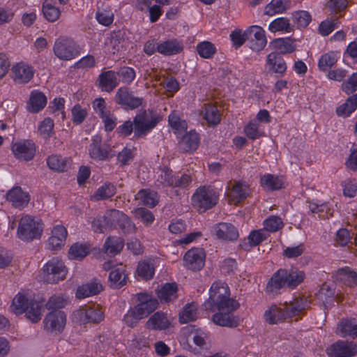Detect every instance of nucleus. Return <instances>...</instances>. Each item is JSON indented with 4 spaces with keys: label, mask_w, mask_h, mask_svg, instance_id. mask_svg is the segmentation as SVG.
<instances>
[{
    "label": "nucleus",
    "mask_w": 357,
    "mask_h": 357,
    "mask_svg": "<svg viewBox=\"0 0 357 357\" xmlns=\"http://www.w3.org/2000/svg\"><path fill=\"white\" fill-rule=\"evenodd\" d=\"M68 303V298L61 294H54L50 297L45 304L49 310L55 311L57 309L64 307Z\"/></svg>",
    "instance_id": "nucleus-47"
},
{
    "label": "nucleus",
    "mask_w": 357,
    "mask_h": 357,
    "mask_svg": "<svg viewBox=\"0 0 357 357\" xmlns=\"http://www.w3.org/2000/svg\"><path fill=\"white\" fill-rule=\"evenodd\" d=\"M335 277L337 280L341 281L349 287L357 285V273L349 267L338 269Z\"/></svg>",
    "instance_id": "nucleus-37"
},
{
    "label": "nucleus",
    "mask_w": 357,
    "mask_h": 357,
    "mask_svg": "<svg viewBox=\"0 0 357 357\" xmlns=\"http://www.w3.org/2000/svg\"><path fill=\"white\" fill-rule=\"evenodd\" d=\"M103 269L108 271L112 269L109 274V284L113 289H119L126 285L128 275L125 267L122 265L112 267L111 261L105 262Z\"/></svg>",
    "instance_id": "nucleus-16"
},
{
    "label": "nucleus",
    "mask_w": 357,
    "mask_h": 357,
    "mask_svg": "<svg viewBox=\"0 0 357 357\" xmlns=\"http://www.w3.org/2000/svg\"><path fill=\"white\" fill-rule=\"evenodd\" d=\"M200 115L209 125L215 126L220 122V114L217 107L211 103H205L202 107Z\"/></svg>",
    "instance_id": "nucleus-33"
},
{
    "label": "nucleus",
    "mask_w": 357,
    "mask_h": 357,
    "mask_svg": "<svg viewBox=\"0 0 357 357\" xmlns=\"http://www.w3.org/2000/svg\"><path fill=\"white\" fill-rule=\"evenodd\" d=\"M209 294V298L205 301L204 306L206 310H218L213 315V322L221 326H236L238 319L232 312L238 307L239 304L230 298L228 286L225 282H215L212 284Z\"/></svg>",
    "instance_id": "nucleus-1"
},
{
    "label": "nucleus",
    "mask_w": 357,
    "mask_h": 357,
    "mask_svg": "<svg viewBox=\"0 0 357 357\" xmlns=\"http://www.w3.org/2000/svg\"><path fill=\"white\" fill-rule=\"evenodd\" d=\"M137 298L138 303L142 305L145 310H148L149 314L158 307V302L157 299L149 294L144 293L139 294Z\"/></svg>",
    "instance_id": "nucleus-48"
},
{
    "label": "nucleus",
    "mask_w": 357,
    "mask_h": 357,
    "mask_svg": "<svg viewBox=\"0 0 357 357\" xmlns=\"http://www.w3.org/2000/svg\"><path fill=\"white\" fill-rule=\"evenodd\" d=\"M88 151L90 157L95 160H107L114 155L108 145L102 144V138L98 135L92 137Z\"/></svg>",
    "instance_id": "nucleus-12"
},
{
    "label": "nucleus",
    "mask_w": 357,
    "mask_h": 357,
    "mask_svg": "<svg viewBox=\"0 0 357 357\" xmlns=\"http://www.w3.org/2000/svg\"><path fill=\"white\" fill-rule=\"evenodd\" d=\"M189 328L191 330L193 342L199 347H203L206 344L207 334L200 328H196L195 326H190Z\"/></svg>",
    "instance_id": "nucleus-60"
},
{
    "label": "nucleus",
    "mask_w": 357,
    "mask_h": 357,
    "mask_svg": "<svg viewBox=\"0 0 357 357\" xmlns=\"http://www.w3.org/2000/svg\"><path fill=\"white\" fill-rule=\"evenodd\" d=\"M260 183L266 190H277L284 187L286 179L282 176L266 174L261 177Z\"/></svg>",
    "instance_id": "nucleus-31"
},
{
    "label": "nucleus",
    "mask_w": 357,
    "mask_h": 357,
    "mask_svg": "<svg viewBox=\"0 0 357 357\" xmlns=\"http://www.w3.org/2000/svg\"><path fill=\"white\" fill-rule=\"evenodd\" d=\"M123 247V243L120 238L109 237L106 240L104 248L107 253L116 255L119 252Z\"/></svg>",
    "instance_id": "nucleus-50"
},
{
    "label": "nucleus",
    "mask_w": 357,
    "mask_h": 357,
    "mask_svg": "<svg viewBox=\"0 0 357 357\" xmlns=\"http://www.w3.org/2000/svg\"><path fill=\"white\" fill-rule=\"evenodd\" d=\"M292 19L298 27H305L311 22V15L305 10H298L292 14Z\"/></svg>",
    "instance_id": "nucleus-57"
},
{
    "label": "nucleus",
    "mask_w": 357,
    "mask_h": 357,
    "mask_svg": "<svg viewBox=\"0 0 357 357\" xmlns=\"http://www.w3.org/2000/svg\"><path fill=\"white\" fill-rule=\"evenodd\" d=\"M68 0H45L43 13L45 19L50 22L56 21L60 16V6L66 4Z\"/></svg>",
    "instance_id": "nucleus-26"
},
{
    "label": "nucleus",
    "mask_w": 357,
    "mask_h": 357,
    "mask_svg": "<svg viewBox=\"0 0 357 357\" xmlns=\"http://www.w3.org/2000/svg\"><path fill=\"white\" fill-rule=\"evenodd\" d=\"M176 283H166L158 289V296L162 302L168 303L176 298Z\"/></svg>",
    "instance_id": "nucleus-38"
},
{
    "label": "nucleus",
    "mask_w": 357,
    "mask_h": 357,
    "mask_svg": "<svg viewBox=\"0 0 357 357\" xmlns=\"http://www.w3.org/2000/svg\"><path fill=\"white\" fill-rule=\"evenodd\" d=\"M246 36H248V38L251 39L250 45L253 50L259 52L266 47L267 40L265 31L261 26L257 25L250 26L246 30Z\"/></svg>",
    "instance_id": "nucleus-22"
},
{
    "label": "nucleus",
    "mask_w": 357,
    "mask_h": 357,
    "mask_svg": "<svg viewBox=\"0 0 357 357\" xmlns=\"http://www.w3.org/2000/svg\"><path fill=\"white\" fill-rule=\"evenodd\" d=\"M267 237V232L264 229H261L252 231L248 237V240L250 246H256L263 241L266 240Z\"/></svg>",
    "instance_id": "nucleus-61"
},
{
    "label": "nucleus",
    "mask_w": 357,
    "mask_h": 357,
    "mask_svg": "<svg viewBox=\"0 0 357 357\" xmlns=\"http://www.w3.org/2000/svg\"><path fill=\"white\" fill-rule=\"evenodd\" d=\"M245 135L250 139H256L263 135L259 130V124L256 120H251L244 128Z\"/></svg>",
    "instance_id": "nucleus-55"
},
{
    "label": "nucleus",
    "mask_w": 357,
    "mask_h": 357,
    "mask_svg": "<svg viewBox=\"0 0 357 357\" xmlns=\"http://www.w3.org/2000/svg\"><path fill=\"white\" fill-rule=\"evenodd\" d=\"M197 306L194 303L185 305L180 312L179 320L181 323L185 324L195 320L197 317Z\"/></svg>",
    "instance_id": "nucleus-45"
},
{
    "label": "nucleus",
    "mask_w": 357,
    "mask_h": 357,
    "mask_svg": "<svg viewBox=\"0 0 357 357\" xmlns=\"http://www.w3.org/2000/svg\"><path fill=\"white\" fill-rule=\"evenodd\" d=\"M45 329L52 333H61L66 324V315L60 310L52 311L43 320Z\"/></svg>",
    "instance_id": "nucleus-15"
},
{
    "label": "nucleus",
    "mask_w": 357,
    "mask_h": 357,
    "mask_svg": "<svg viewBox=\"0 0 357 357\" xmlns=\"http://www.w3.org/2000/svg\"><path fill=\"white\" fill-rule=\"evenodd\" d=\"M199 143V137L197 132L190 130L183 136L179 142V148L184 152L195 151Z\"/></svg>",
    "instance_id": "nucleus-32"
},
{
    "label": "nucleus",
    "mask_w": 357,
    "mask_h": 357,
    "mask_svg": "<svg viewBox=\"0 0 357 357\" xmlns=\"http://www.w3.org/2000/svg\"><path fill=\"white\" fill-rule=\"evenodd\" d=\"M327 352L335 357H351L357 354V345L352 342L338 341L331 345Z\"/></svg>",
    "instance_id": "nucleus-21"
},
{
    "label": "nucleus",
    "mask_w": 357,
    "mask_h": 357,
    "mask_svg": "<svg viewBox=\"0 0 357 357\" xmlns=\"http://www.w3.org/2000/svg\"><path fill=\"white\" fill-rule=\"evenodd\" d=\"M276 49L280 54H289L295 51L296 45L289 38H279L275 40Z\"/></svg>",
    "instance_id": "nucleus-54"
},
{
    "label": "nucleus",
    "mask_w": 357,
    "mask_h": 357,
    "mask_svg": "<svg viewBox=\"0 0 357 357\" xmlns=\"http://www.w3.org/2000/svg\"><path fill=\"white\" fill-rule=\"evenodd\" d=\"M54 126V121L51 118L47 117L39 123L38 131L42 137L48 139L53 134Z\"/></svg>",
    "instance_id": "nucleus-53"
},
{
    "label": "nucleus",
    "mask_w": 357,
    "mask_h": 357,
    "mask_svg": "<svg viewBox=\"0 0 357 357\" xmlns=\"http://www.w3.org/2000/svg\"><path fill=\"white\" fill-rule=\"evenodd\" d=\"M90 248L86 243H75L71 245L68 252L70 259L80 260L89 253Z\"/></svg>",
    "instance_id": "nucleus-42"
},
{
    "label": "nucleus",
    "mask_w": 357,
    "mask_h": 357,
    "mask_svg": "<svg viewBox=\"0 0 357 357\" xmlns=\"http://www.w3.org/2000/svg\"><path fill=\"white\" fill-rule=\"evenodd\" d=\"M6 198L16 208L25 207L30 200L29 195L24 192L20 187L10 190L6 194Z\"/></svg>",
    "instance_id": "nucleus-29"
},
{
    "label": "nucleus",
    "mask_w": 357,
    "mask_h": 357,
    "mask_svg": "<svg viewBox=\"0 0 357 357\" xmlns=\"http://www.w3.org/2000/svg\"><path fill=\"white\" fill-rule=\"evenodd\" d=\"M337 333L343 337H357V321L356 319H344L337 326Z\"/></svg>",
    "instance_id": "nucleus-35"
},
{
    "label": "nucleus",
    "mask_w": 357,
    "mask_h": 357,
    "mask_svg": "<svg viewBox=\"0 0 357 357\" xmlns=\"http://www.w3.org/2000/svg\"><path fill=\"white\" fill-rule=\"evenodd\" d=\"M115 193L116 187L110 183H105L97 189L92 198L95 200H103L112 197Z\"/></svg>",
    "instance_id": "nucleus-44"
},
{
    "label": "nucleus",
    "mask_w": 357,
    "mask_h": 357,
    "mask_svg": "<svg viewBox=\"0 0 357 357\" xmlns=\"http://www.w3.org/2000/svg\"><path fill=\"white\" fill-rule=\"evenodd\" d=\"M96 18L99 24L108 26L114 21V13L110 8L98 9Z\"/></svg>",
    "instance_id": "nucleus-52"
},
{
    "label": "nucleus",
    "mask_w": 357,
    "mask_h": 357,
    "mask_svg": "<svg viewBox=\"0 0 357 357\" xmlns=\"http://www.w3.org/2000/svg\"><path fill=\"white\" fill-rule=\"evenodd\" d=\"M197 51L202 58L210 59L216 52L215 45L209 41H202L197 45Z\"/></svg>",
    "instance_id": "nucleus-51"
},
{
    "label": "nucleus",
    "mask_w": 357,
    "mask_h": 357,
    "mask_svg": "<svg viewBox=\"0 0 357 357\" xmlns=\"http://www.w3.org/2000/svg\"><path fill=\"white\" fill-rule=\"evenodd\" d=\"M287 8V0H271L265 7V14L273 16L283 13Z\"/></svg>",
    "instance_id": "nucleus-46"
},
{
    "label": "nucleus",
    "mask_w": 357,
    "mask_h": 357,
    "mask_svg": "<svg viewBox=\"0 0 357 357\" xmlns=\"http://www.w3.org/2000/svg\"><path fill=\"white\" fill-rule=\"evenodd\" d=\"M283 226V222L278 216L271 215L264 221V229L266 231L275 232Z\"/></svg>",
    "instance_id": "nucleus-56"
},
{
    "label": "nucleus",
    "mask_w": 357,
    "mask_h": 357,
    "mask_svg": "<svg viewBox=\"0 0 357 357\" xmlns=\"http://www.w3.org/2000/svg\"><path fill=\"white\" fill-rule=\"evenodd\" d=\"M135 199L141 204L153 207L158 203V197L153 191L141 190L135 195Z\"/></svg>",
    "instance_id": "nucleus-41"
},
{
    "label": "nucleus",
    "mask_w": 357,
    "mask_h": 357,
    "mask_svg": "<svg viewBox=\"0 0 357 357\" xmlns=\"http://www.w3.org/2000/svg\"><path fill=\"white\" fill-rule=\"evenodd\" d=\"M67 235L68 232L64 226L58 225L54 227L47 240L48 249L55 250L61 248L65 244Z\"/></svg>",
    "instance_id": "nucleus-24"
},
{
    "label": "nucleus",
    "mask_w": 357,
    "mask_h": 357,
    "mask_svg": "<svg viewBox=\"0 0 357 357\" xmlns=\"http://www.w3.org/2000/svg\"><path fill=\"white\" fill-rule=\"evenodd\" d=\"M340 54L337 51H331L323 54L319 59L318 68L326 72L331 69L337 61Z\"/></svg>",
    "instance_id": "nucleus-34"
},
{
    "label": "nucleus",
    "mask_w": 357,
    "mask_h": 357,
    "mask_svg": "<svg viewBox=\"0 0 357 357\" xmlns=\"http://www.w3.org/2000/svg\"><path fill=\"white\" fill-rule=\"evenodd\" d=\"M103 289L100 280L93 279L77 287L75 296L79 299L86 298L98 294Z\"/></svg>",
    "instance_id": "nucleus-27"
},
{
    "label": "nucleus",
    "mask_w": 357,
    "mask_h": 357,
    "mask_svg": "<svg viewBox=\"0 0 357 357\" xmlns=\"http://www.w3.org/2000/svg\"><path fill=\"white\" fill-rule=\"evenodd\" d=\"M118 78H121L123 83L130 84L135 78V72L132 68L123 66L116 73Z\"/></svg>",
    "instance_id": "nucleus-63"
},
{
    "label": "nucleus",
    "mask_w": 357,
    "mask_h": 357,
    "mask_svg": "<svg viewBox=\"0 0 357 357\" xmlns=\"http://www.w3.org/2000/svg\"><path fill=\"white\" fill-rule=\"evenodd\" d=\"M160 120V117L150 110L138 113L134 118L135 135L137 137L146 135L155 127Z\"/></svg>",
    "instance_id": "nucleus-9"
},
{
    "label": "nucleus",
    "mask_w": 357,
    "mask_h": 357,
    "mask_svg": "<svg viewBox=\"0 0 357 357\" xmlns=\"http://www.w3.org/2000/svg\"><path fill=\"white\" fill-rule=\"evenodd\" d=\"M293 29V26L286 17L276 18L268 25V30L272 33L280 32L282 33H287L291 32Z\"/></svg>",
    "instance_id": "nucleus-39"
},
{
    "label": "nucleus",
    "mask_w": 357,
    "mask_h": 357,
    "mask_svg": "<svg viewBox=\"0 0 357 357\" xmlns=\"http://www.w3.org/2000/svg\"><path fill=\"white\" fill-rule=\"evenodd\" d=\"M68 270L64 263L58 258H52L47 261L42 268V278L44 282L56 284L63 280Z\"/></svg>",
    "instance_id": "nucleus-8"
},
{
    "label": "nucleus",
    "mask_w": 357,
    "mask_h": 357,
    "mask_svg": "<svg viewBox=\"0 0 357 357\" xmlns=\"http://www.w3.org/2000/svg\"><path fill=\"white\" fill-rule=\"evenodd\" d=\"M116 103L125 109H135L143 103V98L135 96L127 87H120L115 95Z\"/></svg>",
    "instance_id": "nucleus-13"
},
{
    "label": "nucleus",
    "mask_w": 357,
    "mask_h": 357,
    "mask_svg": "<svg viewBox=\"0 0 357 357\" xmlns=\"http://www.w3.org/2000/svg\"><path fill=\"white\" fill-rule=\"evenodd\" d=\"M119 84L118 75L113 70L104 71L98 76V86L102 91L111 92Z\"/></svg>",
    "instance_id": "nucleus-25"
},
{
    "label": "nucleus",
    "mask_w": 357,
    "mask_h": 357,
    "mask_svg": "<svg viewBox=\"0 0 357 357\" xmlns=\"http://www.w3.org/2000/svg\"><path fill=\"white\" fill-rule=\"evenodd\" d=\"M356 109V105L348 98L346 102L336 109L337 116L343 118L349 117Z\"/></svg>",
    "instance_id": "nucleus-62"
},
{
    "label": "nucleus",
    "mask_w": 357,
    "mask_h": 357,
    "mask_svg": "<svg viewBox=\"0 0 357 357\" xmlns=\"http://www.w3.org/2000/svg\"><path fill=\"white\" fill-rule=\"evenodd\" d=\"M305 276L303 271L296 268L279 269L268 281L266 291L275 296L286 287L294 289L303 281Z\"/></svg>",
    "instance_id": "nucleus-3"
},
{
    "label": "nucleus",
    "mask_w": 357,
    "mask_h": 357,
    "mask_svg": "<svg viewBox=\"0 0 357 357\" xmlns=\"http://www.w3.org/2000/svg\"><path fill=\"white\" fill-rule=\"evenodd\" d=\"M309 304L302 298L296 299L293 303L273 305L264 313V319L270 324H275L287 318L296 315L307 308Z\"/></svg>",
    "instance_id": "nucleus-4"
},
{
    "label": "nucleus",
    "mask_w": 357,
    "mask_h": 357,
    "mask_svg": "<svg viewBox=\"0 0 357 357\" xmlns=\"http://www.w3.org/2000/svg\"><path fill=\"white\" fill-rule=\"evenodd\" d=\"M169 124L176 134L182 133L188 128L187 122L181 120L176 112H172L169 115Z\"/></svg>",
    "instance_id": "nucleus-49"
},
{
    "label": "nucleus",
    "mask_w": 357,
    "mask_h": 357,
    "mask_svg": "<svg viewBox=\"0 0 357 357\" xmlns=\"http://www.w3.org/2000/svg\"><path fill=\"white\" fill-rule=\"evenodd\" d=\"M54 52L59 59L63 60H72L79 54L75 43L68 38L57 40L54 45Z\"/></svg>",
    "instance_id": "nucleus-14"
},
{
    "label": "nucleus",
    "mask_w": 357,
    "mask_h": 357,
    "mask_svg": "<svg viewBox=\"0 0 357 357\" xmlns=\"http://www.w3.org/2000/svg\"><path fill=\"white\" fill-rule=\"evenodd\" d=\"M342 89L348 95L357 91V72L353 73L347 81L342 83Z\"/></svg>",
    "instance_id": "nucleus-64"
},
{
    "label": "nucleus",
    "mask_w": 357,
    "mask_h": 357,
    "mask_svg": "<svg viewBox=\"0 0 357 357\" xmlns=\"http://www.w3.org/2000/svg\"><path fill=\"white\" fill-rule=\"evenodd\" d=\"M116 224L124 234H132L135 231V225L129 218L115 209L108 211L103 216L95 218L92 222V229L95 232L103 233Z\"/></svg>",
    "instance_id": "nucleus-2"
},
{
    "label": "nucleus",
    "mask_w": 357,
    "mask_h": 357,
    "mask_svg": "<svg viewBox=\"0 0 357 357\" xmlns=\"http://www.w3.org/2000/svg\"><path fill=\"white\" fill-rule=\"evenodd\" d=\"M155 266L153 259L139 262L137 268V275L144 280H150L155 273Z\"/></svg>",
    "instance_id": "nucleus-40"
},
{
    "label": "nucleus",
    "mask_w": 357,
    "mask_h": 357,
    "mask_svg": "<svg viewBox=\"0 0 357 357\" xmlns=\"http://www.w3.org/2000/svg\"><path fill=\"white\" fill-rule=\"evenodd\" d=\"M175 175H172V172L167 167L160 169V173L158 176L157 182L163 186L173 187Z\"/></svg>",
    "instance_id": "nucleus-59"
},
{
    "label": "nucleus",
    "mask_w": 357,
    "mask_h": 357,
    "mask_svg": "<svg viewBox=\"0 0 357 357\" xmlns=\"http://www.w3.org/2000/svg\"><path fill=\"white\" fill-rule=\"evenodd\" d=\"M11 73L15 82L26 84L33 78L34 70L29 63L20 61L12 67Z\"/></svg>",
    "instance_id": "nucleus-18"
},
{
    "label": "nucleus",
    "mask_w": 357,
    "mask_h": 357,
    "mask_svg": "<svg viewBox=\"0 0 357 357\" xmlns=\"http://www.w3.org/2000/svg\"><path fill=\"white\" fill-rule=\"evenodd\" d=\"M43 303L18 293L13 298L10 306L13 312L20 315L25 313L26 318L33 323L38 322L41 319Z\"/></svg>",
    "instance_id": "nucleus-5"
},
{
    "label": "nucleus",
    "mask_w": 357,
    "mask_h": 357,
    "mask_svg": "<svg viewBox=\"0 0 357 357\" xmlns=\"http://www.w3.org/2000/svg\"><path fill=\"white\" fill-rule=\"evenodd\" d=\"M69 161L67 158L58 155H52L47 159V165L51 169L56 172H64L68 167Z\"/></svg>",
    "instance_id": "nucleus-43"
},
{
    "label": "nucleus",
    "mask_w": 357,
    "mask_h": 357,
    "mask_svg": "<svg viewBox=\"0 0 357 357\" xmlns=\"http://www.w3.org/2000/svg\"><path fill=\"white\" fill-rule=\"evenodd\" d=\"M104 318V313L98 306H82L72 314L73 321L79 324L99 323Z\"/></svg>",
    "instance_id": "nucleus-10"
},
{
    "label": "nucleus",
    "mask_w": 357,
    "mask_h": 357,
    "mask_svg": "<svg viewBox=\"0 0 357 357\" xmlns=\"http://www.w3.org/2000/svg\"><path fill=\"white\" fill-rule=\"evenodd\" d=\"M46 104L47 98L44 93L38 90H33L31 92L26 109L31 113H37L41 111Z\"/></svg>",
    "instance_id": "nucleus-30"
},
{
    "label": "nucleus",
    "mask_w": 357,
    "mask_h": 357,
    "mask_svg": "<svg viewBox=\"0 0 357 357\" xmlns=\"http://www.w3.org/2000/svg\"><path fill=\"white\" fill-rule=\"evenodd\" d=\"M43 229L44 224L40 218L24 215L19 221L17 234L22 241L31 242L40 238Z\"/></svg>",
    "instance_id": "nucleus-6"
},
{
    "label": "nucleus",
    "mask_w": 357,
    "mask_h": 357,
    "mask_svg": "<svg viewBox=\"0 0 357 357\" xmlns=\"http://www.w3.org/2000/svg\"><path fill=\"white\" fill-rule=\"evenodd\" d=\"M192 204L200 212H204L214 206L218 200V195L211 186L198 188L192 196Z\"/></svg>",
    "instance_id": "nucleus-7"
},
{
    "label": "nucleus",
    "mask_w": 357,
    "mask_h": 357,
    "mask_svg": "<svg viewBox=\"0 0 357 357\" xmlns=\"http://www.w3.org/2000/svg\"><path fill=\"white\" fill-rule=\"evenodd\" d=\"M265 68L270 74L282 76L287 68L286 61L276 52H271L266 59Z\"/></svg>",
    "instance_id": "nucleus-20"
},
{
    "label": "nucleus",
    "mask_w": 357,
    "mask_h": 357,
    "mask_svg": "<svg viewBox=\"0 0 357 357\" xmlns=\"http://www.w3.org/2000/svg\"><path fill=\"white\" fill-rule=\"evenodd\" d=\"M340 22L337 18L326 20L319 26V32L322 36L329 35L335 29L337 28Z\"/></svg>",
    "instance_id": "nucleus-58"
},
{
    "label": "nucleus",
    "mask_w": 357,
    "mask_h": 357,
    "mask_svg": "<svg viewBox=\"0 0 357 357\" xmlns=\"http://www.w3.org/2000/svg\"><path fill=\"white\" fill-rule=\"evenodd\" d=\"M182 44L176 40H168L157 45V51L164 55H173L181 52Z\"/></svg>",
    "instance_id": "nucleus-36"
},
{
    "label": "nucleus",
    "mask_w": 357,
    "mask_h": 357,
    "mask_svg": "<svg viewBox=\"0 0 357 357\" xmlns=\"http://www.w3.org/2000/svg\"><path fill=\"white\" fill-rule=\"evenodd\" d=\"M206 254L203 249L192 248L183 257V265L192 271H199L204 266Z\"/></svg>",
    "instance_id": "nucleus-17"
},
{
    "label": "nucleus",
    "mask_w": 357,
    "mask_h": 357,
    "mask_svg": "<svg viewBox=\"0 0 357 357\" xmlns=\"http://www.w3.org/2000/svg\"><path fill=\"white\" fill-rule=\"evenodd\" d=\"M11 151L15 158L20 161H30L36 154L35 143L29 139H20L11 144Z\"/></svg>",
    "instance_id": "nucleus-11"
},
{
    "label": "nucleus",
    "mask_w": 357,
    "mask_h": 357,
    "mask_svg": "<svg viewBox=\"0 0 357 357\" xmlns=\"http://www.w3.org/2000/svg\"><path fill=\"white\" fill-rule=\"evenodd\" d=\"M250 192V186L245 181H238L234 183L227 195L231 203L237 204L245 200Z\"/></svg>",
    "instance_id": "nucleus-23"
},
{
    "label": "nucleus",
    "mask_w": 357,
    "mask_h": 357,
    "mask_svg": "<svg viewBox=\"0 0 357 357\" xmlns=\"http://www.w3.org/2000/svg\"><path fill=\"white\" fill-rule=\"evenodd\" d=\"M172 318L167 313L156 312L146 321V327L149 329L162 331L171 325Z\"/></svg>",
    "instance_id": "nucleus-28"
},
{
    "label": "nucleus",
    "mask_w": 357,
    "mask_h": 357,
    "mask_svg": "<svg viewBox=\"0 0 357 357\" xmlns=\"http://www.w3.org/2000/svg\"><path fill=\"white\" fill-rule=\"evenodd\" d=\"M211 233L218 239L225 241H236L238 238L237 229L231 224L220 222L213 227Z\"/></svg>",
    "instance_id": "nucleus-19"
}]
</instances>
